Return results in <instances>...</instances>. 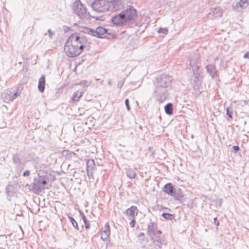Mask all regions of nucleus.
<instances>
[{
	"instance_id": "39",
	"label": "nucleus",
	"mask_w": 249,
	"mask_h": 249,
	"mask_svg": "<svg viewBox=\"0 0 249 249\" xmlns=\"http://www.w3.org/2000/svg\"><path fill=\"white\" fill-rule=\"evenodd\" d=\"M213 221H214V223L216 225V226H218L219 225V221H218L217 220V218L216 217H214L213 218Z\"/></svg>"
},
{
	"instance_id": "14",
	"label": "nucleus",
	"mask_w": 249,
	"mask_h": 249,
	"mask_svg": "<svg viewBox=\"0 0 249 249\" xmlns=\"http://www.w3.org/2000/svg\"><path fill=\"white\" fill-rule=\"evenodd\" d=\"M125 214L130 220L132 218H135L138 214L137 207L132 206L131 207L128 208L125 211Z\"/></svg>"
},
{
	"instance_id": "43",
	"label": "nucleus",
	"mask_w": 249,
	"mask_h": 249,
	"mask_svg": "<svg viewBox=\"0 0 249 249\" xmlns=\"http://www.w3.org/2000/svg\"><path fill=\"white\" fill-rule=\"evenodd\" d=\"M108 84L109 85H111V84H112V82H111V81L110 80H109V81H108Z\"/></svg>"
},
{
	"instance_id": "22",
	"label": "nucleus",
	"mask_w": 249,
	"mask_h": 249,
	"mask_svg": "<svg viewBox=\"0 0 249 249\" xmlns=\"http://www.w3.org/2000/svg\"><path fill=\"white\" fill-rule=\"evenodd\" d=\"M83 91L82 90H78L75 92L71 97V100L73 102H77L83 95Z\"/></svg>"
},
{
	"instance_id": "23",
	"label": "nucleus",
	"mask_w": 249,
	"mask_h": 249,
	"mask_svg": "<svg viewBox=\"0 0 249 249\" xmlns=\"http://www.w3.org/2000/svg\"><path fill=\"white\" fill-rule=\"evenodd\" d=\"M87 171L89 172V170H94L95 163L94 160L92 159H89L87 161Z\"/></svg>"
},
{
	"instance_id": "21",
	"label": "nucleus",
	"mask_w": 249,
	"mask_h": 249,
	"mask_svg": "<svg viewBox=\"0 0 249 249\" xmlns=\"http://www.w3.org/2000/svg\"><path fill=\"white\" fill-rule=\"evenodd\" d=\"M164 110L167 114L169 115H172L173 113V104L171 103L166 104L164 107Z\"/></svg>"
},
{
	"instance_id": "40",
	"label": "nucleus",
	"mask_w": 249,
	"mask_h": 249,
	"mask_svg": "<svg viewBox=\"0 0 249 249\" xmlns=\"http://www.w3.org/2000/svg\"><path fill=\"white\" fill-rule=\"evenodd\" d=\"M244 58H249V52H247L244 55Z\"/></svg>"
},
{
	"instance_id": "6",
	"label": "nucleus",
	"mask_w": 249,
	"mask_h": 249,
	"mask_svg": "<svg viewBox=\"0 0 249 249\" xmlns=\"http://www.w3.org/2000/svg\"><path fill=\"white\" fill-rule=\"evenodd\" d=\"M72 10L80 18H83L86 17L87 9L80 0H76L73 3Z\"/></svg>"
},
{
	"instance_id": "8",
	"label": "nucleus",
	"mask_w": 249,
	"mask_h": 249,
	"mask_svg": "<svg viewBox=\"0 0 249 249\" xmlns=\"http://www.w3.org/2000/svg\"><path fill=\"white\" fill-rule=\"evenodd\" d=\"M154 92L159 102L162 103L166 100L167 96V89L155 87Z\"/></svg>"
},
{
	"instance_id": "5",
	"label": "nucleus",
	"mask_w": 249,
	"mask_h": 249,
	"mask_svg": "<svg viewBox=\"0 0 249 249\" xmlns=\"http://www.w3.org/2000/svg\"><path fill=\"white\" fill-rule=\"evenodd\" d=\"M47 184V180L43 176H39L34 178L33 185L32 190L36 194H39L41 192L42 189H45V186Z\"/></svg>"
},
{
	"instance_id": "31",
	"label": "nucleus",
	"mask_w": 249,
	"mask_h": 249,
	"mask_svg": "<svg viewBox=\"0 0 249 249\" xmlns=\"http://www.w3.org/2000/svg\"><path fill=\"white\" fill-rule=\"evenodd\" d=\"M232 109L231 108H227L226 110V114L229 118L232 119Z\"/></svg>"
},
{
	"instance_id": "33",
	"label": "nucleus",
	"mask_w": 249,
	"mask_h": 249,
	"mask_svg": "<svg viewBox=\"0 0 249 249\" xmlns=\"http://www.w3.org/2000/svg\"><path fill=\"white\" fill-rule=\"evenodd\" d=\"M48 33L49 35V37L50 39H52L53 38V36L54 35V32L52 31L51 29H49L48 30Z\"/></svg>"
},
{
	"instance_id": "20",
	"label": "nucleus",
	"mask_w": 249,
	"mask_h": 249,
	"mask_svg": "<svg viewBox=\"0 0 249 249\" xmlns=\"http://www.w3.org/2000/svg\"><path fill=\"white\" fill-rule=\"evenodd\" d=\"M45 76L44 75H42L38 80V90L43 92L45 89Z\"/></svg>"
},
{
	"instance_id": "18",
	"label": "nucleus",
	"mask_w": 249,
	"mask_h": 249,
	"mask_svg": "<svg viewBox=\"0 0 249 249\" xmlns=\"http://www.w3.org/2000/svg\"><path fill=\"white\" fill-rule=\"evenodd\" d=\"M175 188L173 186L171 183L166 184L163 189V191L170 196L173 195V192Z\"/></svg>"
},
{
	"instance_id": "4",
	"label": "nucleus",
	"mask_w": 249,
	"mask_h": 249,
	"mask_svg": "<svg viewBox=\"0 0 249 249\" xmlns=\"http://www.w3.org/2000/svg\"><path fill=\"white\" fill-rule=\"evenodd\" d=\"M172 80L171 76L163 73L157 76L154 84L156 88L167 89L171 85Z\"/></svg>"
},
{
	"instance_id": "11",
	"label": "nucleus",
	"mask_w": 249,
	"mask_h": 249,
	"mask_svg": "<svg viewBox=\"0 0 249 249\" xmlns=\"http://www.w3.org/2000/svg\"><path fill=\"white\" fill-rule=\"evenodd\" d=\"M153 242H156L160 244H162L164 242V236L162 232L158 230L149 235Z\"/></svg>"
},
{
	"instance_id": "28",
	"label": "nucleus",
	"mask_w": 249,
	"mask_h": 249,
	"mask_svg": "<svg viewBox=\"0 0 249 249\" xmlns=\"http://www.w3.org/2000/svg\"><path fill=\"white\" fill-rule=\"evenodd\" d=\"M69 218L73 226L77 230H79L77 222L74 219V218L71 216H69Z\"/></svg>"
},
{
	"instance_id": "3",
	"label": "nucleus",
	"mask_w": 249,
	"mask_h": 249,
	"mask_svg": "<svg viewBox=\"0 0 249 249\" xmlns=\"http://www.w3.org/2000/svg\"><path fill=\"white\" fill-rule=\"evenodd\" d=\"M94 10L99 12L116 11L120 7L119 0H95L92 3Z\"/></svg>"
},
{
	"instance_id": "36",
	"label": "nucleus",
	"mask_w": 249,
	"mask_h": 249,
	"mask_svg": "<svg viewBox=\"0 0 249 249\" xmlns=\"http://www.w3.org/2000/svg\"><path fill=\"white\" fill-rule=\"evenodd\" d=\"M232 148H233V151L235 153L237 152L240 150L239 147L238 146H236V145L233 146Z\"/></svg>"
},
{
	"instance_id": "38",
	"label": "nucleus",
	"mask_w": 249,
	"mask_h": 249,
	"mask_svg": "<svg viewBox=\"0 0 249 249\" xmlns=\"http://www.w3.org/2000/svg\"><path fill=\"white\" fill-rule=\"evenodd\" d=\"M92 171H93V170H89V172L87 171V175L89 177L92 176V175H93Z\"/></svg>"
},
{
	"instance_id": "17",
	"label": "nucleus",
	"mask_w": 249,
	"mask_h": 249,
	"mask_svg": "<svg viewBox=\"0 0 249 249\" xmlns=\"http://www.w3.org/2000/svg\"><path fill=\"white\" fill-rule=\"evenodd\" d=\"M171 196L174 197V199L177 200H181L183 196V194L179 188H175L173 195Z\"/></svg>"
},
{
	"instance_id": "9",
	"label": "nucleus",
	"mask_w": 249,
	"mask_h": 249,
	"mask_svg": "<svg viewBox=\"0 0 249 249\" xmlns=\"http://www.w3.org/2000/svg\"><path fill=\"white\" fill-rule=\"evenodd\" d=\"M249 5V0H235L233 3L232 8L235 11H241Z\"/></svg>"
},
{
	"instance_id": "15",
	"label": "nucleus",
	"mask_w": 249,
	"mask_h": 249,
	"mask_svg": "<svg viewBox=\"0 0 249 249\" xmlns=\"http://www.w3.org/2000/svg\"><path fill=\"white\" fill-rule=\"evenodd\" d=\"M206 68L207 72L213 77L215 78L218 76L217 71L216 70L215 66L213 64H210L206 66Z\"/></svg>"
},
{
	"instance_id": "37",
	"label": "nucleus",
	"mask_w": 249,
	"mask_h": 249,
	"mask_svg": "<svg viewBox=\"0 0 249 249\" xmlns=\"http://www.w3.org/2000/svg\"><path fill=\"white\" fill-rule=\"evenodd\" d=\"M30 174V171L26 170L23 172V176L24 177H28V176H29Z\"/></svg>"
},
{
	"instance_id": "1",
	"label": "nucleus",
	"mask_w": 249,
	"mask_h": 249,
	"mask_svg": "<svg viewBox=\"0 0 249 249\" xmlns=\"http://www.w3.org/2000/svg\"><path fill=\"white\" fill-rule=\"evenodd\" d=\"M87 39L86 36L80 34H71L66 41L64 51L67 56L74 57L79 55L84 49H88Z\"/></svg>"
},
{
	"instance_id": "29",
	"label": "nucleus",
	"mask_w": 249,
	"mask_h": 249,
	"mask_svg": "<svg viewBox=\"0 0 249 249\" xmlns=\"http://www.w3.org/2000/svg\"><path fill=\"white\" fill-rule=\"evenodd\" d=\"M162 216L166 219L171 220L173 218V214L169 213H162Z\"/></svg>"
},
{
	"instance_id": "32",
	"label": "nucleus",
	"mask_w": 249,
	"mask_h": 249,
	"mask_svg": "<svg viewBox=\"0 0 249 249\" xmlns=\"http://www.w3.org/2000/svg\"><path fill=\"white\" fill-rule=\"evenodd\" d=\"M159 33H163V34H166L168 33V30L167 28H160L158 30Z\"/></svg>"
},
{
	"instance_id": "13",
	"label": "nucleus",
	"mask_w": 249,
	"mask_h": 249,
	"mask_svg": "<svg viewBox=\"0 0 249 249\" xmlns=\"http://www.w3.org/2000/svg\"><path fill=\"white\" fill-rule=\"evenodd\" d=\"M222 13V11L220 7L211 8L210 12L209 13V16L210 18H216L221 17Z\"/></svg>"
},
{
	"instance_id": "30",
	"label": "nucleus",
	"mask_w": 249,
	"mask_h": 249,
	"mask_svg": "<svg viewBox=\"0 0 249 249\" xmlns=\"http://www.w3.org/2000/svg\"><path fill=\"white\" fill-rule=\"evenodd\" d=\"M109 232H102L101 235V238L103 240L105 241L107 240L108 238V237L109 236Z\"/></svg>"
},
{
	"instance_id": "7",
	"label": "nucleus",
	"mask_w": 249,
	"mask_h": 249,
	"mask_svg": "<svg viewBox=\"0 0 249 249\" xmlns=\"http://www.w3.org/2000/svg\"><path fill=\"white\" fill-rule=\"evenodd\" d=\"M83 32L93 36L102 38V35L106 33L107 30L101 26L97 27L95 30L85 27L83 29Z\"/></svg>"
},
{
	"instance_id": "19",
	"label": "nucleus",
	"mask_w": 249,
	"mask_h": 249,
	"mask_svg": "<svg viewBox=\"0 0 249 249\" xmlns=\"http://www.w3.org/2000/svg\"><path fill=\"white\" fill-rule=\"evenodd\" d=\"M19 93L18 91L15 92H13L11 91L7 90L4 92V97L6 99H7L6 96L8 95L9 98H7V101H12L14 100L16 98H17L18 95Z\"/></svg>"
},
{
	"instance_id": "12",
	"label": "nucleus",
	"mask_w": 249,
	"mask_h": 249,
	"mask_svg": "<svg viewBox=\"0 0 249 249\" xmlns=\"http://www.w3.org/2000/svg\"><path fill=\"white\" fill-rule=\"evenodd\" d=\"M190 68L193 72H198L199 65L197 61V56L195 55L190 58Z\"/></svg>"
},
{
	"instance_id": "25",
	"label": "nucleus",
	"mask_w": 249,
	"mask_h": 249,
	"mask_svg": "<svg viewBox=\"0 0 249 249\" xmlns=\"http://www.w3.org/2000/svg\"><path fill=\"white\" fill-rule=\"evenodd\" d=\"M80 214L81 215L82 219L85 224L86 228L87 229H89L90 228L89 222L87 220L83 213L80 212Z\"/></svg>"
},
{
	"instance_id": "42",
	"label": "nucleus",
	"mask_w": 249,
	"mask_h": 249,
	"mask_svg": "<svg viewBox=\"0 0 249 249\" xmlns=\"http://www.w3.org/2000/svg\"><path fill=\"white\" fill-rule=\"evenodd\" d=\"M123 83H120V84H119H119H118V87H119V88H122V86H123Z\"/></svg>"
},
{
	"instance_id": "44",
	"label": "nucleus",
	"mask_w": 249,
	"mask_h": 249,
	"mask_svg": "<svg viewBox=\"0 0 249 249\" xmlns=\"http://www.w3.org/2000/svg\"><path fill=\"white\" fill-rule=\"evenodd\" d=\"M141 235H143V233H141Z\"/></svg>"
},
{
	"instance_id": "35",
	"label": "nucleus",
	"mask_w": 249,
	"mask_h": 249,
	"mask_svg": "<svg viewBox=\"0 0 249 249\" xmlns=\"http://www.w3.org/2000/svg\"><path fill=\"white\" fill-rule=\"evenodd\" d=\"M124 103H125V105L126 106V107L127 108V110L129 111L130 110V107L129 106L128 99H126L125 100V102Z\"/></svg>"
},
{
	"instance_id": "16",
	"label": "nucleus",
	"mask_w": 249,
	"mask_h": 249,
	"mask_svg": "<svg viewBox=\"0 0 249 249\" xmlns=\"http://www.w3.org/2000/svg\"><path fill=\"white\" fill-rule=\"evenodd\" d=\"M147 227V233L149 236L153 233L157 231L158 230L157 228V224L155 221H152V220H150V222L148 224Z\"/></svg>"
},
{
	"instance_id": "26",
	"label": "nucleus",
	"mask_w": 249,
	"mask_h": 249,
	"mask_svg": "<svg viewBox=\"0 0 249 249\" xmlns=\"http://www.w3.org/2000/svg\"><path fill=\"white\" fill-rule=\"evenodd\" d=\"M13 162L17 165L21 163V160L18 154H14L12 158Z\"/></svg>"
},
{
	"instance_id": "24",
	"label": "nucleus",
	"mask_w": 249,
	"mask_h": 249,
	"mask_svg": "<svg viewBox=\"0 0 249 249\" xmlns=\"http://www.w3.org/2000/svg\"><path fill=\"white\" fill-rule=\"evenodd\" d=\"M126 175L130 179L134 178L136 177V173L133 169H128L126 170Z\"/></svg>"
},
{
	"instance_id": "34",
	"label": "nucleus",
	"mask_w": 249,
	"mask_h": 249,
	"mask_svg": "<svg viewBox=\"0 0 249 249\" xmlns=\"http://www.w3.org/2000/svg\"><path fill=\"white\" fill-rule=\"evenodd\" d=\"M134 218H132L130 219L131 220L129 223V225L131 228H134L135 226L136 220Z\"/></svg>"
},
{
	"instance_id": "41",
	"label": "nucleus",
	"mask_w": 249,
	"mask_h": 249,
	"mask_svg": "<svg viewBox=\"0 0 249 249\" xmlns=\"http://www.w3.org/2000/svg\"><path fill=\"white\" fill-rule=\"evenodd\" d=\"M2 96H3V98L4 99V101H5V102H9L8 101H7V99H6V98H5V97H4V93L3 94ZM6 97H7V98H9V96H8V95H7V96H6Z\"/></svg>"
},
{
	"instance_id": "27",
	"label": "nucleus",
	"mask_w": 249,
	"mask_h": 249,
	"mask_svg": "<svg viewBox=\"0 0 249 249\" xmlns=\"http://www.w3.org/2000/svg\"><path fill=\"white\" fill-rule=\"evenodd\" d=\"M102 232H104V233L109 232V234L110 233V227H109V225L108 223H107L105 225L104 227L102 228Z\"/></svg>"
},
{
	"instance_id": "10",
	"label": "nucleus",
	"mask_w": 249,
	"mask_h": 249,
	"mask_svg": "<svg viewBox=\"0 0 249 249\" xmlns=\"http://www.w3.org/2000/svg\"><path fill=\"white\" fill-rule=\"evenodd\" d=\"M193 73V75L191 78V84L195 89H198L201 85L200 73L199 71Z\"/></svg>"
},
{
	"instance_id": "2",
	"label": "nucleus",
	"mask_w": 249,
	"mask_h": 249,
	"mask_svg": "<svg viewBox=\"0 0 249 249\" xmlns=\"http://www.w3.org/2000/svg\"><path fill=\"white\" fill-rule=\"evenodd\" d=\"M136 19V10L133 7H129V8L112 17L111 21L115 25L124 26L134 23Z\"/></svg>"
}]
</instances>
